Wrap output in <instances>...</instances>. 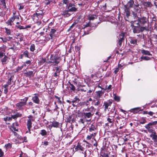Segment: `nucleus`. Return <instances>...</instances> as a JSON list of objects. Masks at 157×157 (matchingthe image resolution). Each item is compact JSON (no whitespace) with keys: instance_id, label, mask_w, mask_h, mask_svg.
Here are the masks:
<instances>
[{"instance_id":"50","label":"nucleus","mask_w":157,"mask_h":157,"mask_svg":"<svg viewBox=\"0 0 157 157\" xmlns=\"http://www.w3.org/2000/svg\"><path fill=\"white\" fill-rule=\"evenodd\" d=\"M95 109L94 108V107L93 106H91L90 108H88L85 109V111L88 112L90 111V112L92 111H93V110H95Z\"/></svg>"},{"instance_id":"6","label":"nucleus","mask_w":157,"mask_h":157,"mask_svg":"<svg viewBox=\"0 0 157 157\" xmlns=\"http://www.w3.org/2000/svg\"><path fill=\"white\" fill-rule=\"evenodd\" d=\"M28 98V97H25L23 99H21V101L16 104V108L19 110L21 109H22V107L26 105Z\"/></svg>"},{"instance_id":"19","label":"nucleus","mask_w":157,"mask_h":157,"mask_svg":"<svg viewBox=\"0 0 157 157\" xmlns=\"http://www.w3.org/2000/svg\"><path fill=\"white\" fill-rule=\"evenodd\" d=\"M139 6V4L138 3H137L136 4H135L132 7L133 9V12L137 13H139L140 12V8Z\"/></svg>"},{"instance_id":"14","label":"nucleus","mask_w":157,"mask_h":157,"mask_svg":"<svg viewBox=\"0 0 157 157\" xmlns=\"http://www.w3.org/2000/svg\"><path fill=\"white\" fill-rule=\"evenodd\" d=\"M74 4L69 3L67 6V10L69 12H75L77 10V9L75 6Z\"/></svg>"},{"instance_id":"13","label":"nucleus","mask_w":157,"mask_h":157,"mask_svg":"<svg viewBox=\"0 0 157 157\" xmlns=\"http://www.w3.org/2000/svg\"><path fill=\"white\" fill-rule=\"evenodd\" d=\"M97 134V132H94L92 133H90V135L87 136L86 137V140H90L91 139H93L96 141L95 137Z\"/></svg>"},{"instance_id":"60","label":"nucleus","mask_w":157,"mask_h":157,"mask_svg":"<svg viewBox=\"0 0 157 157\" xmlns=\"http://www.w3.org/2000/svg\"><path fill=\"white\" fill-rule=\"evenodd\" d=\"M71 117L69 116L67 119V122L68 123H70L71 121Z\"/></svg>"},{"instance_id":"54","label":"nucleus","mask_w":157,"mask_h":157,"mask_svg":"<svg viewBox=\"0 0 157 157\" xmlns=\"http://www.w3.org/2000/svg\"><path fill=\"white\" fill-rule=\"evenodd\" d=\"M137 12H132V13L133 15V17L134 18H137V19L138 17H140L138 16L137 13Z\"/></svg>"},{"instance_id":"3","label":"nucleus","mask_w":157,"mask_h":157,"mask_svg":"<svg viewBox=\"0 0 157 157\" xmlns=\"http://www.w3.org/2000/svg\"><path fill=\"white\" fill-rule=\"evenodd\" d=\"M157 124V121L151 122L145 126V127L149 132H153L155 131V125Z\"/></svg>"},{"instance_id":"61","label":"nucleus","mask_w":157,"mask_h":157,"mask_svg":"<svg viewBox=\"0 0 157 157\" xmlns=\"http://www.w3.org/2000/svg\"><path fill=\"white\" fill-rule=\"evenodd\" d=\"M23 68V67L22 66H20V67L18 66L17 67V68L16 71L17 72H18L20 70H21Z\"/></svg>"},{"instance_id":"44","label":"nucleus","mask_w":157,"mask_h":157,"mask_svg":"<svg viewBox=\"0 0 157 157\" xmlns=\"http://www.w3.org/2000/svg\"><path fill=\"white\" fill-rule=\"evenodd\" d=\"M24 56L27 58H29V53L27 50L25 51L23 53Z\"/></svg>"},{"instance_id":"28","label":"nucleus","mask_w":157,"mask_h":157,"mask_svg":"<svg viewBox=\"0 0 157 157\" xmlns=\"http://www.w3.org/2000/svg\"><path fill=\"white\" fill-rule=\"evenodd\" d=\"M97 16L95 14L90 15L88 17V19L90 21H93L95 19H97Z\"/></svg>"},{"instance_id":"29","label":"nucleus","mask_w":157,"mask_h":157,"mask_svg":"<svg viewBox=\"0 0 157 157\" xmlns=\"http://www.w3.org/2000/svg\"><path fill=\"white\" fill-rule=\"evenodd\" d=\"M130 43L134 45H137V40L134 38L131 37L129 40Z\"/></svg>"},{"instance_id":"25","label":"nucleus","mask_w":157,"mask_h":157,"mask_svg":"<svg viewBox=\"0 0 157 157\" xmlns=\"http://www.w3.org/2000/svg\"><path fill=\"white\" fill-rule=\"evenodd\" d=\"M8 57L7 56L4 55V58H2L1 60L2 64H5L7 63L8 62Z\"/></svg>"},{"instance_id":"63","label":"nucleus","mask_w":157,"mask_h":157,"mask_svg":"<svg viewBox=\"0 0 157 157\" xmlns=\"http://www.w3.org/2000/svg\"><path fill=\"white\" fill-rule=\"evenodd\" d=\"M11 145L10 143H8L7 144H6L5 145V147L6 148H8L9 147H11Z\"/></svg>"},{"instance_id":"40","label":"nucleus","mask_w":157,"mask_h":157,"mask_svg":"<svg viewBox=\"0 0 157 157\" xmlns=\"http://www.w3.org/2000/svg\"><path fill=\"white\" fill-rule=\"evenodd\" d=\"M13 78L14 76L13 75L11 76L10 78L8 80V82L6 84L8 85V86L9 85H10L11 84V82H13L12 79Z\"/></svg>"},{"instance_id":"64","label":"nucleus","mask_w":157,"mask_h":157,"mask_svg":"<svg viewBox=\"0 0 157 157\" xmlns=\"http://www.w3.org/2000/svg\"><path fill=\"white\" fill-rule=\"evenodd\" d=\"M102 153V155H101L102 157H109L108 154H105V153Z\"/></svg>"},{"instance_id":"21","label":"nucleus","mask_w":157,"mask_h":157,"mask_svg":"<svg viewBox=\"0 0 157 157\" xmlns=\"http://www.w3.org/2000/svg\"><path fill=\"white\" fill-rule=\"evenodd\" d=\"M69 12L67 10H65L61 13V15L64 17H69L70 15V14L68 13Z\"/></svg>"},{"instance_id":"38","label":"nucleus","mask_w":157,"mask_h":157,"mask_svg":"<svg viewBox=\"0 0 157 157\" xmlns=\"http://www.w3.org/2000/svg\"><path fill=\"white\" fill-rule=\"evenodd\" d=\"M16 27L17 29H19L20 30L24 29V27L20 25L19 22H17L16 23Z\"/></svg>"},{"instance_id":"9","label":"nucleus","mask_w":157,"mask_h":157,"mask_svg":"<svg viewBox=\"0 0 157 157\" xmlns=\"http://www.w3.org/2000/svg\"><path fill=\"white\" fill-rule=\"evenodd\" d=\"M116 121L118 124L126 126V123L124 117H121L118 116L116 118Z\"/></svg>"},{"instance_id":"31","label":"nucleus","mask_w":157,"mask_h":157,"mask_svg":"<svg viewBox=\"0 0 157 157\" xmlns=\"http://www.w3.org/2000/svg\"><path fill=\"white\" fill-rule=\"evenodd\" d=\"M84 148L83 147H82L80 145L78 144L75 148V151H77L78 150L83 151L84 150Z\"/></svg>"},{"instance_id":"2","label":"nucleus","mask_w":157,"mask_h":157,"mask_svg":"<svg viewBox=\"0 0 157 157\" xmlns=\"http://www.w3.org/2000/svg\"><path fill=\"white\" fill-rule=\"evenodd\" d=\"M113 103V100H109L107 101H105L103 105V107H104V110L105 112L108 110L110 111L109 113H110V112L114 113L115 110V106H114V108L112 109L111 110H110L109 107L111 106Z\"/></svg>"},{"instance_id":"16","label":"nucleus","mask_w":157,"mask_h":157,"mask_svg":"<svg viewBox=\"0 0 157 157\" xmlns=\"http://www.w3.org/2000/svg\"><path fill=\"white\" fill-rule=\"evenodd\" d=\"M104 91H102L101 90L96 91L94 98L95 99H99L104 94Z\"/></svg>"},{"instance_id":"46","label":"nucleus","mask_w":157,"mask_h":157,"mask_svg":"<svg viewBox=\"0 0 157 157\" xmlns=\"http://www.w3.org/2000/svg\"><path fill=\"white\" fill-rule=\"evenodd\" d=\"M81 87H82L80 88L79 90V91H80L86 92L88 90L87 88H84L85 87V86L84 85L82 86Z\"/></svg>"},{"instance_id":"56","label":"nucleus","mask_w":157,"mask_h":157,"mask_svg":"<svg viewBox=\"0 0 157 157\" xmlns=\"http://www.w3.org/2000/svg\"><path fill=\"white\" fill-rule=\"evenodd\" d=\"M18 5L19 6V7L18 8V9L19 10H21L23 9L25 7V5H23L21 3H20L18 4Z\"/></svg>"},{"instance_id":"8","label":"nucleus","mask_w":157,"mask_h":157,"mask_svg":"<svg viewBox=\"0 0 157 157\" xmlns=\"http://www.w3.org/2000/svg\"><path fill=\"white\" fill-rule=\"evenodd\" d=\"M124 18L126 21H128L129 17L130 15V9L126 5H124Z\"/></svg>"},{"instance_id":"53","label":"nucleus","mask_w":157,"mask_h":157,"mask_svg":"<svg viewBox=\"0 0 157 157\" xmlns=\"http://www.w3.org/2000/svg\"><path fill=\"white\" fill-rule=\"evenodd\" d=\"M91 25V23L90 21L88 23H86V24H84L83 25V29H84L90 26Z\"/></svg>"},{"instance_id":"12","label":"nucleus","mask_w":157,"mask_h":157,"mask_svg":"<svg viewBox=\"0 0 157 157\" xmlns=\"http://www.w3.org/2000/svg\"><path fill=\"white\" fill-rule=\"evenodd\" d=\"M94 114V112L92 111H91V112H89L86 113H83V115L84 117V118L86 119V118H90V119L89 120H88L90 121L91 120V118L93 116Z\"/></svg>"},{"instance_id":"36","label":"nucleus","mask_w":157,"mask_h":157,"mask_svg":"<svg viewBox=\"0 0 157 157\" xmlns=\"http://www.w3.org/2000/svg\"><path fill=\"white\" fill-rule=\"evenodd\" d=\"M140 109V107L134 108L131 109V111L133 112L134 113H137L139 112Z\"/></svg>"},{"instance_id":"15","label":"nucleus","mask_w":157,"mask_h":157,"mask_svg":"<svg viewBox=\"0 0 157 157\" xmlns=\"http://www.w3.org/2000/svg\"><path fill=\"white\" fill-rule=\"evenodd\" d=\"M72 83L69 82V88L70 89V90L71 92H75L76 90V88L75 85H76L77 83L75 81L72 82Z\"/></svg>"},{"instance_id":"1","label":"nucleus","mask_w":157,"mask_h":157,"mask_svg":"<svg viewBox=\"0 0 157 157\" xmlns=\"http://www.w3.org/2000/svg\"><path fill=\"white\" fill-rule=\"evenodd\" d=\"M149 15L148 13L145 16H141L137 20L132 21L131 26L132 28L133 32L134 33H137L148 30L149 24Z\"/></svg>"},{"instance_id":"39","label":"nucleus","mask_w":157,"mask_h":157,"mask_svg":"<svg viewBox=\"0 0 157 157\" xmlns=\"http://www.w3.org/2000/svg\"><path fill=\"white\" fill-rule=\"evenodd\" d=\"M3 87L4 88V93L5 94H6L8 92V85L5 84L3 86Z\"/></svg>"},{"instance_id":"59","label":"nucleus","mask_w":157,"mask_h":157,"mask_svg":"<svg viewBox=\"0 0 157 157\" xmlns=\"http://www.w3.org/2000/svg\"><path fill=\"white\" fill-rule=\"evenodd\" d=\"M112 85H110L109 86L107 87V86H106L105 88L104 89V90H111V87Z\"/></svg>"},{"instance_id":"47","label":"nucleus","mask_w":157,"mask_h":157,"mask_svg":"<svg viewBox=\"0 0 157 157\" xmlns=\"http://www.w3.org/2000/svg\"><path fill=\"white\" fill-rule=\"evenodd\" d=\"M30 50L32 52H33L35 50V46L34 44H32L31 45Z\"/></svg>"},{"instance_id":"58","label":"nucleus","mask_w":157,"mask_h":157,"mask_svg":"<svg viewBox=\"0 0 157 157\" xmlns=\"http://www.w3.org/2000/svg\"><path fill=\"white\" fill-rule=\"evenodd\" d=\"M6 24H7L8 25H10V26H12L13 24L12 23V22L10 21L9 19L6 22Z\"/></svg>"},{"instance_id":"5","label":"nucleus","mask_w":157,"mask_h":157,"mask_svg":"<svg viewBox=\"0 0 157 157\" xmlns=\"http://www.w3.org/2000/svg\"><path fill=\"white\" fill-rule=\"evenodd\" d=\"M50 59L52 60L53 65L54 66L58 65L61 60L60 57L58 56L57 55L52 54L51 55Z\"/></svg>"},{"instance_id":"34","label":"nucleus","mask_w":157,"mask_h":157,"mask_svg":"<svg viewBox=\"0 0 157 157\" xmlns=\"http://www.w3.org/2000/svg\"><path fill=\"white\" fill-rule=\"evenodd\" d=\"M46 62V59L45 58H42L40 59L38 63V64L39 65H43V64Z\"/></svg>"},{"instance_id":"57","label":"nucleus","mask_w":157,"mask_h":157,"mask_svg":"<svg viewBox=\"0 0 157 157\" xmlns=\"http://www.w3.org/2000/svg\"><path fill=\"white\" fill-rule=\"evenodd\" d=\"M4 120L5 121H10L12 120L11 117H6L4 118Z\"/></svg>"},{"instance_id":"26","label":"nucleus","mask_w":157,"mask_h":157,"mask_svg":"<svg viewBox=\"0 0 157 157\" xmlns=\"http://www.w3.org/2000/svg\"><path fill=\"white\" fill-rule=\"evenodd\" d=\"M134 0H129L127 2V6H128V8H132L133 6H134Z\"/></svg>"},{"instance_id":"35","label":"nucleus","mask_w":157,"mask_h":157,"mask_svg":"<svg viewBox=\"0 0 157 157\" xmlns=\"http://www.w3.org/2000/svg\"><path fill=\"white\" fill-rule=\"evenodd\" d=\"M96 129L95 126L93 124H92L89 129V131L90 132H91L93 131L94 132H96L95 131Z\"/></svg>"},{"instance_id":"62","label":"nucleus","mask_w":157,"mask_h":157,"mask_svg":"<svg viewBox=\"0 0 157 157\" xmlns=\"http://www.w3.org/2000/svg\"><path fill=\"white\" fill-rule=\"evenodd\" d=\"M17 117H21L22 116V114L19 113H17L16 114Z\"/></svg>"},{"instance_id":"4","label":"nucleus","mask_w":157,"mask_h":157,"mask_svg":"<svg viewBox=\"0 0 157 157\" xmlns=\"http://www.w3.org/2000/svg\"><path fill=\"white\" fill-rule=\"evenodd\" d=\"M28 117L29 119L27 121L26 125L27 126V128L28 129V131L26 132V133L29 132V133L31 134V128H32V122L34 121L35 118H34V117L32 115H29Z\"/></svg>"},{"instance_id":"33","label":"nucleus","mask_w":157,"mask_h":157,"mask_svg":"<svg viewBox=\"0 0 157 157\" xmlns=\"http://www.w3.org/2000/svg\"><path fill=\"white\" fill-rule=\"evenodd\" d=\"M25 74L26 76H28L30 77L34 76L33 72L32 71L25 72Z\"/></svg>"},{"instance_id":"20","label":"nucleus","mask_w":157,"mask_h":157,"mask_svg":"<svg viewBox=\"0 0 157 157\" xmlns=\"http://www.w3.org/2000/svg\"><path fill=\"white\" fill-rule=\"evenodd\" d=\"M151 134L150 135V137L151 138L154 142L157 140V135L155 131L153 132H151Z\"/></svg>"},{"instance_id":"23","label":"nucleus","mask_w":157,"mask_h":157,"mask_svg":"<svg viewBox=\"0 0 157 157\" xmlns=\"http://www.w3.org/2000/svg\"><path fill=\"white\" fill-rule=\"evenodd\" d=\"M71 102H72V105L74 107L77 106V105H75V103H78L80 101V99L77 97H75L72 100H71Z\"/></svg>"},{"instance_id":"41","label":"nucleus","mask_w":157,"mask_h":157,"mask_svg":"<svg viewBox=\"0 0 157 157\" xmlns=\"http://www.w3.org/2000/svg\"><path fill=\"white\" fill-rule=\"evenodd\" d=\"M151 40L154 41H157V35L153 34L151 38Z\"/></svg>"},{"instance_id":"49","label":"nucleus","mask_w":157,"mask_h":157,"mask_svg":"<svg viewBox=\"0 0 157 157\" xmlns=\"http://www.w3.org/2000/svg\"><path fill=\"white\" fill-rule=\"evenodd\" d=\"M5 33L6 34L8 35H10L11 30L6 27L5 28Z\"/></svg>"},{"instance_id":"30","label":"nucleus","mask_w":157,"mask_h":157,"mask_svg":"<svg viewBox=\"0 0 157 157\" xmlns=\"http://www.w3.org/2000/svg\"><path fill=\"white\" fill-rule=\"evenodd\" d=\"M13 39V37L11 36H8V37H5V38H3L2 37L1 38L3 41V42L5 43L7 41H10Z\"/></svg>"},{"instance_id":"18","label":"nucleus","mask_w":157,"mask_h":157,"mask_svg":"<svg viewBox=\"0 0 157 157\" xmlns=\"http://www.w3.org/2000/svg\"><path fill=\"white\" fill-rule=\"evenodd\" d=\"M143 5L144 6L145 9L147 8H151L153 6L151 2H144L143 3Z\"/></svg>"},{"instance_id":"10","label":"nucleus","mask_w":157,"mask_h":157,"mask_svg":"<svg viewBox=\"0 0 157 157\" xmlns=\"http://www.w3.org/2000/svg\"><path fill=\"white\" fill-rule=\"evenodd\" d=\"M144 153L141 150H133L132 153L131 155L133 157H141Z\"/></svg>"},{"instance_id":"24","label":"nucleus","mask_w":157,"mask_h":157,"mask_svg":"<svg viewBox=\"0 0 157 157\" xmlns=\"http://www.w3.org/2000/svg\"><path fill=\"white\" fill-rule=\"evenodd\" d=\"M56 71V72L53 74V76L54 77L58 76L59 75L60 70L59 67H55Z\"/></svg>"},{"instance_id":"11","label":"nucleus","mask_w":157,"mask_h":157,"mask_svg":"<svg viewBox=\"0 0 157 157\" xmlns=\"http://www.w3.org/2000/svg\"><path fill=\"white\" fill-rule=\"evenodd\" d=\"M34 96L32 97V100L33 101L37 104H38L40 103V100L39 97L40 95L38 94H35L33 95Z\"/></svg>"},{"instance_id":"42","label":"nucleus","mask_w":157,"mask_h":157,"mask_svg":"<svg viewBox=\"0 0 157 157\" xmlns=\"http://www.w3.org/2000/svg\"><path fill=\"white\" fill-rule=\"evenodd\" d=\"M113 96L114 99L115 101L117 102L120 101V99L119 96H117L116 94H113Z\"/></svg>"},{"instance_id":"52","label":"nucleus","mask_w":157,"mask_h":157,"mask_svg":"<svg viewBox=\"0 0 157 157\" xmlns=\"http://www.w3.org/2000/svg\"><path fill=\"white\" fill-rule=\"evenodd\" d=\"M97 101H94V105L95 106H99L100 104V102L99 100V99H97Z\"/></svg>"},{"instance_id":"32","label":"nucleus","mask_w":157,"mask_h":157,"mask_svg":"<svg viewBox=\"0 0 157 157\" xmlns=\"http://www.w3.org/2000/svg\"><path fill=\"white\" fill-rule=\"evenodd\" d=\"M141 53L143 55H147V56H152V54H151L149 51L147 50H146L143 49L141 50Z\"/></svg>"},{"instance_id":"45","label":"nucleus","mask_w":157,"mask_h":157,"mask_svg":"<svg viewBox=\"0 0 157 157\" xmlns=\"http://www.w3.org/2000/svg\"><path fill=\"white\" fill-rule=\"evenodd\" d=\"M40 134L42 136H45L47 135V132L45 129H42L41 130Z\"/></svg>"},{"instance_id":"48","label":"nucleus","mask_w":157,"mask_h":157,"mask_svg":"<svg viewBox=\"0 0 157 157\" xmlns=\"http://www.w3.org/2000/svg\"><path fill=\"white\" fill-rule=\"evenodd\" d=\"M0 4L4 8H6L5 0H0Z\"/></svg>"},{"instance_id":"22","label":"nucleus","mask_w":157,"mask_h":157,"mask_svg":"<svg viewBox=\"0 0 157 157\" xmlns=\"http://www.w3.org/2000/svg\"><path fill=\"white\" fill-rule=\"evenodd\" d=\"M56 31L54 29H51L49 34V36L51 37V39H52L53 37L55 36V34L56 33Z\"/></svg>"},{"instance_id":"55","label":"nucleus","mask_w":157,"mask_h":157,"mask_svg":"<svg viewBox=\"0 0 157 157\" xmlns=\"http://www.w3.org/2000/svg\"><path fill=\"white\" fill-rule=\"evenodd\" d=\"M49 36V35L46 34L45 36V40L47 41L49 40L50 39H51V37L50 36Z\"/></svg>"},{"instance_id":"27","label":"nucleus","mask_w":157,"mask_h":157,"mask_svg":"<svg viewBox=\"0 0 157 157\" xmlns=\"http://www.w3.org/2000/svg\"><path fill=\"white\" fill-rule=\"evenodd\" d=\"M59 122L55 121L52 122V126L51 127V128L52 127H53L56 128H58L59 127Z\"/></svg>"},{"instance_id":"43","label":"nucleus","mask_w":157,"mask_h":157,"mask_svg":"<svg viewBox=\"0 0 157 157\" xmlns=\"http://www.w3.org/2000/svg\"><path fill=\"white\" fill-rule=\"evenodd\" d=\"M147 122V121L144 117H142L140 121V123L143 124Z\"/></svg>"},{"instance_id":"37","label":"nucleus","mask_w":157,"mask_h":157,"mask_svg":"<svg viewBox=\"0 0 157 157\" xmlns=\"http://www.w3.org/2000/svg\"><path fill=\"white\" fill-rule=\"evenodd\" d=\"M140 59L141 60L140 61H142V60H149L151 59V58L147 56H142L140 57Z\"/></svg>"},{"instance_id":"51","label":"nucleus","mask_w":157,"mask_h":157,"mask_svg":"<svg viewBox=\"0 0 157 157\" xmlns=\"http://www.w3.org/2000/svg\"><path fill=\"white\" fill-rule=\"evenodd\" d=\"M85 119H86L84 118V117L83 118L80 119L79 120L78 122L79 123H82L84 124L85 121L86 122V121H88V120H86V121H85Z\"/></svg>"},{"instance_id":"17","label":"nucleus","mask_w":157,"mask_h":157,"mask_svg":"<svg viewBox=\"0 0 157 157\" xmlns=\"http://www.w3.org/2000/svg\"><path fill=\"white\" fill-rule=\"evenodd\" d=\"M114 117V116H109L107 117L106 121L107 123L106 124H110V125L112 126L113 125L114 123V120L113 118Z\"/></svg>"},{"instance_id":"7","label":"nucleus","mask_w":157,"mask_h":157,"mask_svg":"<svg viewBox=\"0 0 157 157\" xmlns=\"http://www.w3.org/2000/svg\"><path fill=\"white\" fill-rule=\"evenodd\" d=\"M125 33L122 32L119 35V37L117 40V44L119 46H121L122 43L124 41L125 39Z\"/></svg>"}]
</instances>
